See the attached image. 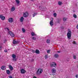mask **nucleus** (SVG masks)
I'll list each match as a JSON object with an SVG mask.
<instances>
[{
	"label": "nucleus",
	"instance_id": "10",
	"mask_svg": "<svg viewBox=\"0 0 78 78\" xmlns=\"http://www.w3.org/2000/svg\"><path fill=\"white\" fill-rule=\"evenodd\" d=\"M61 19L60 18H58L57 19V22L58 23H59L61 22Z\"/></svg>",
	"mask_w": 78,
	"mask_h": 78
},
{
	"label": "nucleus",
	"instance_id": "49",
	"mask_svg": "<svg viewBox=\"0 0 78 78\" xmlns=\"http://www.w3.org/2000/svg\"><path fill=\"white\" fill-rule=\"evenodd\" d=\"M4 43H5V42H4Z\"/></svg>",
	"mask_w": 78,
	"mask_h": 78
},
{
	"label": "nucleus",
	"instance_id": "26",
	"mask_svg": "<svg viewBox=\"0 0 78 78\" xmlns=\"http://www.w3.org/2000/svg\"><path fill=\"white\" fill-rule=\"evenodd\" d=\"M53 16L54 17H56V16H57V14H56V13H54L53 14Z\"/></svg>",
	"mask_w": 78,
	"mask_h": 78
},
{
	"label": "nucleus",
	"instance_id": "1",
	"mask_svg": "<svg viewBox=\"0 0 78 78\" xmlns=\"http://www.w3.org/2000/svg\"><path fill=\"white\" fill-rule=\"evenodd\" d=\"M68 32L67 33V35L68 39H70L71 37H72V32L70 31V29H68Z\"/></svg>",
	"mask_w": 78,
	"mask_h": 78
},
{
	"label": "nucleus",
	"instance_id": "33",
	"mask_svg": "<svg viewBox=\"0 0 78 78\" xmlns=\"http://www.w3.org/2000/svg\"><path fill=\"white\" fill-rule=\"evenodd\" d=\"M32 51L33 53H36V51H35L34 50H32Z\"/></svg>",
	"mask_w": 78,
	"mask_h": 78
},
{
	"label": "nucleus",
	"instance_id": "6",
	"mask_svg": "<svg viewBox=\"0 0 78 78\" xmlns=\"http://www.w3.org/2000/svg\"><path fill=\"white\" fill-rule=\"evenodd\" d=\"M51 72L52 73H55L56 72V69L55 68H53L51 70Z\"/></svg>",
	"mask_w": 78,
	"mask_h": 78
},
{
	"label": "nucleus",
	"instance_id": "45",
	"mask_svg": "<svg viewBox=\"0 0 78 78\" xmlns=\"http://www.w3.org/2000/svg\"><path fill=\"white\" fill-rule=\"evenodd\" d=\"M1 48V47L0 46V50Z\"/></svg>",
	"mask_w": 78,
	"mask_h": 78
},
{
	"label": "nucleus",
	"instance_id": "32",
	"mask_svg": "<svg viewBox=\"0 0 78 78\" xmlns=\"http://www.w3.org/2000/svg\"><path fill=\"white\" fill-rule=\"evenodd\" d=\"M73 44H76V41H73Z\"/></svg>",
	"mask_w": 78,
	"mask_h": 78
},
{
	"label": "nucleus",
	"instance_id": "47",
	"mask_svg": "<svg viewBox=\"0 0 78 78\" xmlns=\"http://www.w3.org/2000/svg\"><path fill=\"white\" fill-rule=\"evenodd\" d=\"M52 75H55V74H52Z\"/></svg>",
	"mask_w": 78,
	"mask_h": 78
},
{
	"label": "nucleus",
	"instance_id": "14",
	"mask_svg": "<svg viewBox=\"0 0 78 78\" xmlns=\"http://www.w3.org/2000/svg\"><path fill=\"white\" fill-rule=\"evenodd\" d=\"M24 20V18H23V17H22L20 19V21L21 22H23Z\"/></svg>",
	"mask_w": 78,
	"mask_h": 78
},
{
	"label": "nucleus",
	"instance_id": "17",
	"mask_svg": "<svg viewBox=\"0 0 78 78\" xmlns=\"http://www.w3.org/2000/svg\"><path fill=\"white\" fill-rule=\"evenodd\" d=\"M15 9H16L15 8V7H14L13 6L11 8V11H12V12L14 11V10H15Z\"/></svg>",
	"mask_w": 78,
	"mask_h": 78
},
{
	"label": "nucleus",
	"instance_id": "40",
	"mask_svg": "<svg viewBox=\"0 0 78 78\" xmlns=\"http://www.w3.org/2000/svg\"><path fill=\"white\" fill-rule=\"evenodd\" d=\"M9 78H12V76H9Z\"/></svg>",
	"mask_w": 78,
	"mask_h": 78
},
{
	"label": "nucleus",
	"instance_id": "5",
	"mask_svg": "<svg viewBox=\"0 0 78 78\" xmlns=\"http://www.w3.org/2000/svg\"><path fill=\"white\" fill-rule=\"evenodd\" d=\"M23 16H24V17H27L28 16V12H25V13L23 14Z\"/></svg>",
	"mask_w": 78,
	"mask_h": 78
},
{
	"label": "nucleus",
	"instance_id": "9",
	"mask_svg": "<svg viewBox=\"0 0 78 78\" xmlns=\"http://www.w3.org/2000/svg\"><path fill=\"white\" fill-rule=\"evenodd\" d=\"M53 20H51V21L50 22V24L51 26H53Z\"/></svg>",
	"mask_w": 78,
	"mask_h": 78
},
{
	"label": "nucleus",
	"instance_id": "25",
	"mask_svg": "<svg viewBox=\"0 0 78 78\" xmlns=\"http://www.w3.org/2000/svg\"><path fill=\"white\" fill-rule=\"evenodd\" d=\"M37 14V13H34L33 15V17H34Z\"/></svg>",
	"mask_w": 78,
	"mask_h": 78
},
{
	"label": "nucleus",
	"instance_id": "30",
	"mask_svg": "<svg viewBox=\"0 0 78 78\" xmlns=\"http://www.w3.org/2000/svg\"><path fill=\"white\" fill-rule=\"evenodd\" d=\"M22 31H23V33H25V30L23 28L22 29Z\"/></svg>",
	"mask_w": 78,
	"mask_h": 78
},
{
	"label": "nucleus",
	"instance_id": "8",
	"mask_svg": "<svg viewBox=\"0 0 78 78\" xmlns=\"http://www.w3.org/2000/svg\"><path fill=\"white\" fill-rule=\"evenodd\" d=\"M20 71L21 73L23 74L25 73H26V71L23 69H22Z\"/></svg>",
	"mask_w": 78,
	"mask_h": 78
},
{
	"label": "nucleus",
	"instance_id": "39",
	"mask_svg": "<svg viewBox=\"0 0 78 78\" xmlns=\"http://www.w3.org/2000/svg\"><path fill=\"white\" fill-rule=\"evenodd\" d=\"M4 51H5V53L7 52V51H8L7 50H4Z\"/></svg>",
	"mask_w": 78,
	"mask_h": 78
},
{
	"label": "nucleus",
	"instance_id": "2",
	"mask_svg": "<svg viewBox=\"0 0 78 78\" xmlns=\"http://www.w3.org/2000/svg\"><path fill=\"white\" fill-rule=\"evenodd\" d=\"M43 72V70L42 69H38L36 72V74L37 75H40V74H41V73H42Z\"/></svg>",
	"mask_w": 78,
	"mask_h": 78
},
{
	"label": "nucleus",
	"instance_id": "48",
	"mask_svg": "<svg viewBox=\"0 0 78 78\" xmlns=\"http://www.w3.org/2000/svg\"><path fill=\"white\" fill-rule=\"evenodd\" d=\"M6 41V40H5V41Z\"/></svg>",
	"mask_w": 78,
	"mask_h": 78
},
{
	"label": "nucleus",
	"instance_id": "22",
	"mask_svg": "<svg viewBox=\"0 0 78 78\" xmlns=\"http://www.w3.org/2000/svg\"><path fill=\"white\" fill-rule=\"evenodd\" d=\"M16 2L17 4H19V3H20V1H19V0H16Z\"/></svg>",
	"mask_w": 78,
	"mask_h": 78
},
{
	"label": "nucleus",
	"instance_id": "36",
	"mask_svg": "<svg viewBox=\"0 0 78 78\" xmlns=\"http://www.w3.org/2000/svg\"><path fill=\"white\" fill-rule=\"evenodd\" d=\"M2 17H3V15H0V19H2Z\"/></svg>",
	"mask_w": 78,
	"mask_h": 78
},
{
	"label": "nucleus",
	"instance_id": "13",
	"mask_svg": "<svg viewBox=\"0 0 78 78\" xmlns=\"http://www.w3.org/2000/svg\"><path fill=\"white\" fill-rule=\"evenodd\" d=\"M18 43L19 42L17 41L13 40V44H18Z\"/></svg>",
	"mask_w": 78,
	"mask_h": 78
},
{
	"label": "nucleus",
	"instance_id": "38",
	"mask_svg": "<svg viewBox=\"0 0 78 78\" xmlns=\"http://www.w3.org/2000/svg\"><path fill=\"white\" fill-rule=\"evenodd\" d=\"M34 59H32L31 60V61H32V62H34Z\"/></svg>",
	"mask_w": 78,
	"mask_h": 78
},
{
	"label": "nucleus",
	"instance_id": "15",
	"mask_svg": "<svg viewBox=\"0 0 78 78\" xmlns=\"http://www.w3.org/2000/svg\"><path fill=\"white\" fill-rule=\"evenodd\" d=\"M9 69L11 70H13V67H12V66L11 65L9 66Z\"/></svg>",
	"mask_w": 78,
	"mask_h": 78
},
{
	"label": "nucleus",
	"instance_id": "20",
	"mask_svg": "<svg viewBox=\"0 0 78 78\" xmlns=\"http://www.w3.org/2000/svg\"><path fill=\"white\" fill-rule=\"evenodd\" d=\"M62 2H61V1H59L58 2V4L60 6L61 5H62Z\"/></svg>",
	"mask_w": 78,
	"mask_h": 78
},
{
	"label": "nucleus",
	"instance_id": "44",
	"mask_svg": "<svg viewBox=\"0 0 78 78\" xmlns=\"http://www.w3.org/2000/svg\"><path fill=\"white\" fill-rule=\"evenodd\" d=\"M7 30H8L9 31V29H8V28H7Z\"/></svg>",
	"mask_w": 78,
	"mask_h": 78
},
{
	"label": "nucleus",
	"instance_id": "18",
	"mask_svg": "<svg viewBox=\"0 0 78 78\" xmlns=\"http://www.w3.org/2000/svg\"><path fill=\"white\" fill-rule=\"evenodd\" d=\"M47 44H49L50 42V40L49 39H47L46 41Z\"/></svg>",
	"mask_w": 78,
	"mask_h": 78
},
{
	"label": "nucleus",
	"instance_id": "21",
	"mask_svg": "<svg viewBox=\"0 0 78 78\" xmlns=\"http://www.w3.org/2000/svg\"><path fill=\"white\" fill-rule=\"evenodd\" d=\"M31 34L32 36H36V35L35 34H34V32H32L31 33Z\"/></svg>",
	"mask_w": 78,
	"mask_h": 78
},
{
	"label": "nucleus",
	"instance_id": "34",
	"mask_svg": "<svg viewBox=\"0 0 78 78\" xmlns=\"http://www.w3.org/2000/svg\"><path fill=\"white\" fill-rule=\"evenodd\" d=\"M50 51V50H48L47 51V53H49Z\"/></svg>",
	"mask_w": 78,
	"mask_h": 78
},
{
	"label": "nucleus",
	"instance_id": "28",
	"mask_svg": "<svg viewBox=\"0 0 78 78\" xmlns=\"http://www.w3.org/2000/svg\"><path fill=\"white\" fill-rule=\"evenodd\" d=\"M1 19L2 20H5V17L2 16Z\"/></svg>",
	"mask_w": 78,
	"mask_h": 78
},
{
	"label": "nucleus",
	"instance_id": "37",
	"mask_svg": "<svg viewBox=\"0 0 78 78\" xmlns=\"http://www.w3.org/2000/svg\"><path fill=\"white\" fill-rule=\"evenodd\" d=\"M67 20V19L66 18H63V21H66Z\"/></svg>",
	"mask_w": 78,
	"mask_h": 78
},
{
	"label": "nucleus",
	"instance_id": "7",
	"mask_svg": "<svg viewBox=\"0 0 78 78\" xmlns=\"http://www.w3.org/2000/svg\"><path fill=\"white\" fill-rule=\"evenodd\" d=\"M13 21H14V20H13V18H10L9 19V22H10V23H12V22H13Z\"/></svg>",
	"mask_w": 78,
	"mask_h": 78
},
{
	"label": "nucleus",
	"instance_id": "23",
	"mask_svg": "<svg viewBox=\"0 0 78 78\" xmlns=\"http://www.w3.org/2000/svg\"><path fill=\"white\" fill-rule=\"evenodd\" d=\"M6 71L7 74H9V73H10V71L9 70H6Z\"/></svg>",
	"mask_w": 78,
	"mask_h": 78
},
{
	"label": "nucleus",
	"instance_id": "41",
	"mask_svg": "<svg viewBox=\"0 0 78 78\" xmlns=\"http://www.w3.org/2000/svg\"><path fill=\"white\" fill-rule=\"evenodd\" d=\"M78 75H77L76 76V78H78Z\"/></svg>",
	"mask_w": 78,
	"mask_h": 78
},
{
	"label": "nucleus",
	"instance_id": "12",
	"mask_svg": "<svg viewBox=\"0 0 78 78\" xmlns=\"http://www.w3.org/2000/svg\"><path fill=\"white\" fill-rule=\"evenodd\" d=\"M1 69L2 70H4L6 69V66H3L1 67Z\"/></svg>",
	"mask_w": 78,
	"mask_h": 78
},
{
	"label": "nucleus",
	"instance_id": "27",
	"mask_svg": "<svg viewBox=\"0 0 78 78\" xmlns=\"http://www.w3.org/2000/svg\"><path fill=\"white\" fill-rule=\"evenodd\" d=\"M32 40H36V37H33L32 38Z\"/></svg>",
	"mask_w": 78,
	"mask_h": 78
},
{
	"label": "nucleus",
	"instance_id": "29",
	"mask_svg": "<svg viewBox=\"0 0 78 78\" xmlns=\"http://www.w3.org/2000/svg\"><path fill=\"white\" fill-rule=\"evenodd\" d=\"M12 60L13 61H16L17 60V59L16 58H13Z\"/></svg>",
	"mask_w": 78,
	"mask_h": 78
},
{
	"label": "nucleus",
	"instance_id": "19",
	"mask_svg": "<svg viewBox=\"0 0 78 78\" xmlns=\"http://www.w3.org/2000/svg\"><path fill=\"white\" fill-rule=\"evenodd\" d=\"M12 57L13 58H16V55L14 54H13L12 55Z\"/></svg>",
	"mask_w": 78,
	"mask_h": 78
},
{
	"label": "nucleus",
	"instance_id": "42",
	"mask_svg": "<svg viewBox=\"0 0 78 78\" xmlns=\"http://www.w3.org/2000/svg\"><path fill=\"white\" fill-rule=\"evenodd\" d=\"M57 53H61V52L60 51H57Z\"/></svg>",
	"mask_w": 78,
	"mask_h": 78
},
{
	"label": "nucleus",
	"instance_id": "31",
	"mask_svg": "<svg viewBox=\"0 0 78 78\" xmlns=\"http://www.w3.org/2000/svg\"><path fill=\"white\" fill-rule=\"evenodd\" d=\"M73 57L74 59H76V55H74Z\"/></svg>",
	"mask_w": 78,
	"mask_h": 78
},
{
	"label": "nucleus",
	"instance_id": "4",
	"mask_svg": "<svg viewBox=\"0 0 78 78\" xmlns=\"http://www.w3.org/2000/svg\"><path fill=\"white\" fill-rule=\"evenodd\" d=\"M8 33L11 36V37H14V34L11 31H9L8 32Z\"/></svg>",
	"mask_w": 78,
	"mask_h": 78
},
{
	"label": "nucleus",
	"instance_id": "3",
	"mask_svg": "<svg viewBox=\"0 0 78 78\" xmlns=\"http://www.w3.org/2000/svg\"><path fill=\"white\" fill-rule=\"evenodd\" d=\"M56 64L55 62H52L51 64V67H56Z\"/></svg>",
	"mask_w": 78,
	"mask_h": 78
},
{
	"label": "nucleus",
	"instance_id": "46",
	"mask_svg": "<svg viewBox=\"0 0 78 78\" xmlns=\"http://www.w3.org/2000/svg\"><path fill=\"white\" fill-rule=\"evenodd\" d=\"M31 1H33V0H30Z\"/></svg>",
	"mask_w": 78,
	"mask_h": 78
},
{
	"label": "nucleus",
	"instance_id": "11",
	"mask_svg": "<svg viewBox=\"0 0 78 78\" xmlns=\"http://www.w3.org/2000/svg\"><path fill=\"white\" fill-rule=\"evenodd\" d=\"M55 58H59V55L57 54H55L54 56Z\"/></svg>",
	"mask_w": 78,
	"mask_h": 78
},
{
	"label": "nucleus",
	"instance_id": "43",
	"mask_svg": "<svg viewBox=\"0 0 78 78\" xmlns=\"http://www.w3.org/2000/svg\"><path fill=\"white\" fill-rule=\"evenodd\" d=\"M76 28H77V29H78V25H77Z\"/></svg>",
	"mask_w": 78,
	"mask_h": 78
},
{
	"label": "nucleus",
	"instance_id": "16",
	"mask_svg": "<svg viewBox=\"0 0 78 78\" xmlns=\"http://www.w3.org/2000/svg\"><path fill=\"white\" fill-rule=\"evenodd\" d=\"M36 53L37 54H39L40 53V51L38 49H36L35 51Z\"/></svg>",
	"mask_w": 78,
	"mask_h": 78
},
{
	"label": "nucleus",
	"instance_id": "24",
	"mask_svg": "<svg viewBox=\"0 0 78 78\" xmlns=\"http://www.w3.org/2000/svg\"><path fill=\"white\" fill-rule=\"evenodd\" d=\"M73 17L75 18V19L76 18V17H77V16L75 14H73Z\"/></svg>",
	"mask_w": 78,
	"mask_h": 78
},
{
	"label": "nucleus",
	"instance_id": "35",
	"mask_svg": "<svg viewBox=\"0 0 78 78\" xmlns=\"http://www.w3.org/2000/svg\"><path fill=\"white\" fill-rule=\"evenodd\" d=\"M48 58V56H47V55H45V59H47Z\"/></svg>",
	"mask_w": 78,
	"mask_h": 78
}]
</instances>
